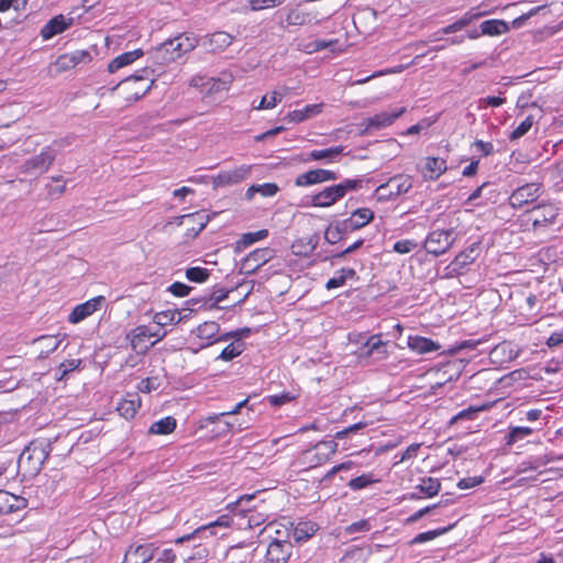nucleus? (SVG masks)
Instances as JSON below:
<instances>
[{"label": "nucleus", "mask_w": 563, "mask_h": 563, "mask_svg": "<svg viewBox=\"0 0 563 563\" xmlns=\"http://www.w3.org/2000/svg\"><path fill=\"white\" fill-rule=\"evenodd\" d=\"M363 186L362 179L346 178L339 184L323 187L321 190L306 197V206L330 208L342 200L347 192L356 191Z\"/></svg>", "instance_id": "1"}, {"label": "nucleus", "mask_w": 563, "mask_h": 563, "mask_svg": "<svg viewBox=\"0 0 563 563\" xmlns=\"http://www.w3.org/2000/svg\"><path fill=\"white\" fill-rule=\"evenodd\" d=\"M264 531L268 532L273 539L266 551L265 563H287L292 550L291 542L284 539L289 536L287 528L280 531L278 525L272 522L264 528Z\"/></svg>", "instance_id": "2"}, {"label": "nucleus", "mask_w": 563, "mask_h": 563, "mask_svg": "<svg viewBox=\"0 0 563 563\" xmlns=\"http://www.w3.org/2000/svg\"><path fill=\"white\" fill-rule=\"evenodd\" d=\"M154 85L153 71L145 68L135 75L123 79L117 88L128 102L137 101L145 96Z\"/></svg>", "instance_id": "3"}, {"label": "nucleus", "mask_w": 563, "mask_h": 563, "mask_svg": "<svg viewBox=\"0 0 563 563\" xmlns=\"http://www.w3.org/2000/svg\"><path fill=\"white\" fill-rule=\"evenodd\" d=\"M167 335L166 330L154 328L153 325L141 324L133 328L128 334L126 339L133 351L137 354H145L157 342L162 341Z\"/></svg>", "instance_id": "4"}, {"label": "nucleus", "mask_w": 563, "mask_h": 563, "mask_svg": "<svg viewBox=\"0 0 563 563\" xmlns=\"http://www.w3.org/2000/svg\"><path fill=\"white\" fill-rule=\"evenodd\" d=\"M48 457L47 446L41 442H32L20 454L18 466L27 476L40 473Z\"/></svg>", "instance_id": "5"}, {"label": "nucleus", "mask_w": 563, "mask_h": 563, "mask_svg": "<svg viewBox=\"0 0 563 563\" xmlns=\"http://www.w3.org/2000/svg\"><path fill=\"white\" fill-rule=\"evenodd\" d=\"M388 343L382 340L380 334L371 335L356 351V357L361 364L368 365L372 362L383 361L388 356Z\"/></svg>", "instance_id": "6"}, {"label": "nucleus", "mask_w": 563, "mask_h": 563, "mask_svg": "<svg viewBox=\"0 0 563 563\" xmlns=\"http://www.w3.org/2000/svg\"><path fill=\"white\" fill-rule=\"evenodd\" d=\"M412 187V178L409 175H397L376 189L377 200L386 201L407 194Z\"/></svg>", "instance_id": "7"}, {"label": "nucleus", "mask_w": 563, "mask_h": 563, "mask_svg": "<svg viewBox=\"0 0 563 563\" xmlns=\"http://www.w3.org/2000/svg\"><path fill=\"white\" fill-rule=\"evenodd\" d=\"M233 520L229 515H222L217 518V520L209 522L208 525L198 527L195 531L188 534H184L177 538L174 542L176 544H181L187 541H191L195 539H206L209 537H216L218 534L219 529H228L231 527Z\"/></svg>", "instance_id": "8"}, {"label": "nucleus", "mask_w": 563, "mask_h": 563, "mask_svg": "<svg viewBox=\"0 0 563 563\" xmlns=\"http://www.w3.org/2000/svg\"><path fill=\"white\" fill-rule=\"evenodd\" d=\"M454 243V230H434L430 232L423 243L429 254L439 256L444 254Z\"/></svg>", "instance_id": "9"}, {"label": "nucleus", "mask_w": 563, "mask_h": 563, "mask_svg": "<svg viewBox=\"0 0 563 563\" xmlns=\"http://www.w3.org/2000/svg\"><path fill=\"white\" fill-rule=\"evenodd\" d=\"M338 451V443L334 441H321L312 449L307 450L302 454V459L310 467L321 465L329 461Z\"/></svg>", "instance_id": "10"}, {"label": "nucleus", "mask_w": 563, "mask_h": 563, "mask_svg": "<svg viewBox=\"0 0 563 563\" xmlns=\"http://www.w3.org/2000/svg\"><path fill=\"white\" fill-rule=\"evenodd\" d=\"M55 152L51 147H45L40 154L26 159L21 172L25 174L45 173L55 161Z\"/></svg>", "instance_id": "11"}, {"label": "nucleus", "mask_w": 563, "mask_h": 563, "mask_svg": "<svg viewBox=\"0 0 563 563\" xmlns=\"http://www.w3.org/2000/svg\"><path fill=\"white\" fill-rule=\"evenodd\" d=\"M338 179V174L330 169L316 168L309 169L302 174H299L295 178V185L297 187H309L319 185L328 181H334Z\"/></svg>", "instance_id": "12"}, {"label": "nucleus", "mask_w": 563, "mask_h": 563, "mask_svg": "<svg viewBox=\"0 0 563 563\" xmlns=\"http://www.w3.org/2000/svg\"><path fill=\"white\" fill-rule=\"evenodd\" d=\"M541 195V185L530 183L517 188L509 197V205L512 208H522L523 206L536 201Z\"/></svg>", "instance_id": "13"}, {"label": "nucleus", "mask_w": 563, "mask_h": 563, "mask_svg": "<svg viewBox=\"0 0 563 563\" xmlns=\"http://www.w3.org/2000/svg\"><path fill=\"white\" fill-rule=\"evenodd\" d=\"M251 170L252 165H241L233 169L222 170L213 178V185L214 187H224L239 184L249 178Z\"/></svg>", "instance_id": "14"}, {"label": "nucleus", "mask_w": 563, "mask_h": 563, "mask_svg": "<svg viewBox=\"0 0 563 563\" xmlns=\"http://www.w3.org/2000/svg\"><path fill=\"white\" fill-rule=\"evenodd\" d=\"M73 16L57 14L43 25L40 34L44 41H48L68 30L70 26H73Z\"/></svg>", "instance_id": "15"}, {"label": "nucleus", "mask_w": 563, "mask_h": 563, "mask_svg": "<svg viewBox=\"0 0 563 563\" xmlns=\"http://www.w3.org/2000/svg\"><path fill=\"white\" fill-rule=\"evenodd\" d=\"M274 256L275 251L271 247L256 249L244 258L242 269L246 274H253Z\"/></svg>", "instance_id": "16"}, {"label": "nucleus", "mask_w": 563, "mask_h": 563, "mask_svg": "<svg viewBox=\"0 0 563 563\" xmlns=\"http://www.w3.org/2000/svg\"><path fill=\"white\" fill-rule=\"evenodd\" d=\"M104 301L106 298L103 296H97L84 303L77 305L68 316V321L73 324L81 322L98 311Z\"/></svg>", "instance_id": "17"}, {"label": "nucleus", "mask_w": 563, "mask_h": 563, "mask_svg": "<svg viewBox=\"0 0 563 563\" xmlns=\"http://www.w3.org/2000/svg\"><path fill=\"white\" fill-rule=\"evenodd\" d=\"M157 549L155 543L131 545L124 554L123 563H147L154 558Z\"/></svg>", "instance_id": "18"}, {"label": "nucleus", "mask_w": 563, "mask_h": 563, "mask_svg": "<svg viewBox=\"0 0 563 563\" xmlns=\"http://www.w3.org/2000/svg\"><path fill=\"white\" fill-rule=\"evenodd\" d=\"M406 112V108L401 107L391 111H383L369 117L364 122L365 131L379 130L391 125L399 117Z\"/></svg>", "instance_id": "19"}, {"label": "nucleus", "mask_w": 563, "mask_h": 563, "mask_svg": "<svg viewBox=\"0 0 563 563\" xmlns=\"http://www.w3.org/2000/svg\"><path fill=\"white\" fill-rule=\"evenodd\" d=\"M220 325L214 321H206L198 325L195 333L201 341L200 349L208 347L219 341H224L227 338L219 335Z\"/></svg>", "instance_id": "20"}, {"label": "nucleus", "mask_w": 563, "mask_h": 563, "mask_svg": "<svg viewBox=\"0 0 563 563\" xmlns=\"http://www.w3.org/2000/svg\"><path fill=\"white\" fill-rule=\"evenodd\" d=\"M374 219V211L369 208H358L354 210L347 219L343 220V225L350 232L362 229Z\"/></svg>", "instance_id": "21"}, {"label": "nucleus", "mask_w": 563, "mask_h": 563, "mask_svg": "<svg viewBox=\"0 0 563 563\" xmlns=\"http://www.w3.org/2000/svg\"><path fill=\"white\" fill-rule=\"evenodd\" d=\"M26 507V499L7 490H0V516L21 510Z\"/></svg>", "instance_id": "22"}, {"label": "nucleus", "mask_w": 563, "mask_h": 563, "mask_svg": "<svg viewBox=\"0 0 563 563\" xmlns=\"http://www.w3.org/2000/svg\"><path fill=\"white\" fill-rule=\"evenodd\" d=\"M233 42V36L227 32H216L205 37L202 45L210 52H221Z\"/></svg>", "instance_id": "23"}, {"label": "nucleus", "mask_w": 563, "mask_h": 563, "mask_svg": "<svg viewBox=\"0 0 563 563\" xmlns=\"http://www.w3.org/2000/svg\"><path fill=\"white\" fill-rule=\"evenodd\" d=\"M184 55L177 37L170 38L157 48V58L163 63L174 62Z\"/></svg>", "instance_id": "24"}, {"label": "nucleus", "mask_w": 563, "mask_h": 563, "mask_svg": "<svg viewBox=\"0 0 563 563\" xmlns=\"http://www.w3.org/2000/svg\"><path fill=\"white\" fill-rule=\"evenodd\" d=\"M446 162L440 157H427L422 168L424 179H438L446 170Z\"/></svg>", "instance_id": "25"}, {"label": "nucleus", "mask_w": 563, "mask_h": 563, "mask_svg": "<svg viewBox=\"0 0 563 563\" xmlns=\"http://www.w3.org/2000/svg\"><path fill=\"white\" fill-rule=\"evenodd\" d=\"M323 103L307 104L302 109L290 111L286 119L294 123H299L317 117L322 112Z\"/></svg>", "instance_id": "26"}, {"label": "nucleus", "mask_w": 563, "mask_h": 563, "mask_svg": "<svg viewBox=\"0 0 563 563\" xmlns=\"http://www.w3.org/2000/svg\"><path fill=\"white\" fill-rule=\"evenodd\" d=\"M342 152V146H333L324 150H313L307 154V157L303 159V162L318 161L327 164L333 163L338 161Z\"/></svg>", "instance_id": "27"}, {"label": "nucleus", "mask_w": 563, "mask_h": 563, "mask_svg": "<svg viewBox=\"0 0 563 563\" xmlns=\"http://www.w3.org/2000/svg\"><path fill=\"white\" fill-rule=\"evenodd\" d=\"M408 347L419 354H426L440 350V344L433 340L420 335H410L408 338Z\"/></svg>", "instance_id": "28"}, {"label": "nucleus", "mask_w": 563, "mask_h": 563, "mask_svg": "<svg viewBox=\"0 0 563 563\" xmlns=\"http://www.w3.org/2000/svg\"><path fill=\"white\" fill-rule=\"evenodd\" d=\"M63 338L59 335H41L33 341L38 346V357L46 358L51 353L56 351Z\"/></svg>", "instance_id": "29"}, {"label": "nucleus", "mask_w": 563, "mask_h": 563, "mask_svg": "<svg viewBox=\"0 0 563 563\" xmlns=\"http://www.w3.org/2000/svg\"><path fill=\"white\" fill-rule=\"evenodd\" d=\"M141 407V398L137 394H128L117 407L119 413L125 419L133 418Z\"/></svg>", "instance_id": "30"}, {"label": "nucleus", "mask_w": 563, "mask_h": 563, "mask_svg": "<svg viewBox=\"0 0 563 563\" xmlns=\"http://www.w3.org/2000/svg\"><path fill=\"white\" fill-rule=\"evenodd\" d=\"M184 317L181 316V312L178 309H167L159 312L154 313L153 316V322L155 325L154 328H161L162 330H165L164 328L172 324H177L181 322Z\"/></svg>", "instance_id": "31"}, {"label": "nucleus", "mask_w": 563, "mask_h": 563, "mask_svg": "<svg viewBox=\"0 0 563 563\" xmlns=\"http://www.w3.org/2000/svg\"><path fill=\"white\" fill-rule=\"evenodd\" d=\"M558 214V208L553 205L539 206L533 210V225L538 227L553 223Z\"/></svg>", "instance_id": "32"}, {"label": "nucleus", "mask_w": 563, "mask_h": 563, "mask_svg": "<svg viewBox=\"0 0 563 563\" xmlns=\"http://www.w3.org/2000/svg\"><path fill=\"white\" fill-rule=\"evenodd\" d=\"M143 54H144L143 51L137 48L134 51L125 52V53L117 56L108 65L109 73L113 74V73L118 71L119 69L133 64L135 60H137L140 57H142Z\"/></svg>", "instance_id": "33"}, {"label": "nucleus", "mask_w": 563, "mask_h": 563, "mask_svg": "<svg viewBox=\"0 0 563 563\" xmlns=\"http://www.w3.org/2000/svg\"><path fill=\"white\" fill-rule=\"evenodd\" d=\"M233 82V75L228 71H223L220 74L218 78H209L206 80L207 84V95L219 93L222 91H228Z\"/></svg>", "instance_id": "34"}, {"label": "nucleus", "mask_w": 563, "mask_h": 563, "mask_svg": "<svg viewBox=\"0 0 563 563\" xmlns=\"http://www.w3.org/2000/svg\"><path fill=\"white\" fill-rule=\"evenodd\" d=\"M478 254L479 245L477 243H473L455 256L453 261L454 269H463L471 265L477 258Z\"/></svg>", "instance_id": "35"}, {"label": "nucleus", "mask_w": 563, "mask_h": 563, "mask_svg": "<svg viewBox=\"0 0 563 563\" xmlns=\"http://www.w3.org/2000/svg\"><path fill=\"white\" fill-rule=\"evenodd\" d=\"M483 35L499 36L509 31V25L506 21L499 19L486 20L481 23Z\"/></svg>", "instance_id": "36"}, {"label": "nucleus", "mask_w": 563, "mask_h": 563, "mask_svg": "<svg viewBox=\"0 0 563 563\" xmlns=\"http://www.w3.org/2000/svg\"><path fill=\"white\" fill-rule=\"evenodd\" d=\"M313 19V15L298 7L292 8L288 11L286 16V22L288 25L301 26L305 24H309Z\"/></svg>", "instance_id": "37"}, {"label": "nucleus", "mask_w": 563, "mask_h": 563, "mask_svg": "<svg viewBox=\"0 0 563 563\" xmlns=\"http://www.w3.org/2000/svg\"><path fill=\"white\" fill-rule=\"evenodd\" d=\"M176 419L168 416L153 422L148 432L152 434L165 435L172 433L176 429Z\"/></svg>", "instance_id": "38"}, {"label": "nucleus", "mask_w": 563, "mask_h": 563, "mask_svg": "<svg viewBox=\"0 0 563 563\" xmlns=\"http://www.w3.org/2000/svg\"><path fill=\"white\" fill-rule=\"evenodd\" d=\"M440 488V481L433 477H424L416 486V489L422 495V497H433L438 495Z\"/></svg>", "instance_id": "39"}, {"label": "nucleus", "mask_w": 563, "mask_h": 563, "mask_svg": "<svg viewBox=\"0 0 563 563\" xmlns=\"http://www.w3.org/2000/svg\"><path fill=\"white\" fill-rule=\"evenodd\" d=\"M279 188L274 183H265L260 185H252L245 194V197L251 200L255 194H260L263 197H273L278 192Z\"/></svg>", "instance_id": "40"}, {"label": "nucleus", "mask_w": 563, "mask_h": 563, "mask_svg": "<svg viewBox=\"0 0 563 563\" xmlns=\"http://www.w3.org/2000/svg\"><path fill=\"white\" fill-rule=\"evenodd\" d=\"M318 530V527L312 521H301L298 522L297 526L294 528L292 536L296 541H306L310 537H312L316 531Z\"/></svg>", "instance_id": "41"}, {"label": "nucleus", "mask_w": 563, "mask_h": 563, "mask_svg": "<svg viewBox=\"0 0 563 563\" xmlns=\"http://www.w3.org/2000/svg\"><path fill=\"white\" fill-rule=\"evenodd\" d=\"M268 236V230L263 229L256 232H249L242 234L236 245L238 249H245L254 244L255 242L262 241Z\"/></svg>", "instance_id": "42"}, {"label": "nucleus", "mask_w": 563, "mask_h": 563, "mask_svg": "<svg viewBox=\"0 0 563 563\" xmlns=\"http://www.w3.org/2000/svg\"><path fill=\"white\" fill-rule=\"evenodd\" d=\"M350 232L343 225V220L340 222H336L334 224H330L325 232H324V239L330 244H335L339 242L343 234Z\"/></svg>", "instance_id": "43"}, {"label": "nucleus", "mask_w": 563, "mask_h": 563, "mask_svg": "<svg viewBox=\"0 0 563 563\" xmlns=\"http://www.w3.org/2000/svg\"><path fill=\"white\" fill-rule=\"evenodd\" d=\"M532 432L533 429L530 427H510L506 437V444L514 445L515 443L529 437Z\"/></svg>", "instance_id": "44"}, {"label": "nucleus", "mask_w": 563, "mask_h": 563, "mask_svg": "<svg viewBox=\"0 0 563 563\" xmlns=\"http://www.w3.org/2000/svg\"><path fill=\"white\" fill-rule=\"evenodd\" d=\"M354 275H355V271L354 269H352V268H342L341 271H339L336 273V275L334 277L330 278L327 282L325 287H327L328 290L336 289V288L343 286L345 280L347 278H352Z\"/></svg>", "instance_id": "45"}, {"label": "nucleus", "mask_w": 563, "mask_h": 563, "mask_svg": "<svg viewBox=\"0 0 563 563\" xmlns=\"http://www.w3.org/2000/svg\"><path fill=\"white\" fill-rule=\"evenodd\" d=\"M378 482H379V479L375 478L372 473H366V474H362L357 477L350 479L347 485L352 490H361V489L366 488L367 486H369L374 483H378Z\"/></svg>", "instance_id": "46"}, {"label": "nucleus", "mask_w": 563, "mask_h": 563, "mask_svg": "<svg viewBox=\"0 0 563 563\" xmlns=\"http://www.w3.org/2000/svg\"><path fill=\"white\" fill-rule=\"evenodd\" d=\"M286 91L287 88H285L284 92L273 91L271 96H264L258 106L254 107V109L262 110L275 108L277 103L282 101L283 97L286 95Z\"/></svg>", "instance_id": "47"}, {"label": "nucleus", "mask_w": 563, "mask_h": 563, "mask_svg": "<svg viewBox=\"0 0 563 563\" xmlns=\"http://www.w3.org/2000/svg\"><path fill=\"white\" fill-rule=\"evenodd\" d=\"M243 351H244V343L241 342V341L234 342V343H231V344L227 345L222 350V352L219 355V358L222 360V361H231L234 357H236L240 354H242Z\"/></svg>", "instance_id": "48"}, {"label": "nucleus", "mask_w": 563, "mask_h": 563, "mask_svg": "<svg viewBox=\"0 0 563 563\" xmlns=\"http://www.w3.org/2000/svg\"><path fill=\"white\" fill-rule=\"evenodd\" d=\"M485 409H486L485 406H481V407H473V406H471V407H468V408H466L464 410L459 411L455 416H453L451 418L450 423L452 424V423H455V422H457L460 420H474L476 418L477 413L479 411L485 410Z\"/></svg>", "instance_id": "49"}, {"label": "nucleus", "mask_w": 563, "mask_h": 563, "mask_svg": "<svg viewBox=\"0 0 563 563\" xmlns=\"http://www.w3.org/2000/svg\"><path fill=\"white\" fill-rule=\"evenodd\" d=\"M448 531H449V528H440V529H435V530L421 532V533L417 534L411 540V544H420V543L429 542V541L434 540L435 538L444 534Z\"/></svg>", "instance_id": "50"}, {"label": "nucleus", "mask_w": 563, "mask_h": 563, "mask_svg": "<svg viewBox=\"0 0 563 563\" xmlns=\"http://www.w3.org/2000/svg\"><path fill=\"white\" fill-rule=\"evenodd\" d=\"M418 247V242L412 239H404L394 243L393 251L405 255L415 251Z\"/></svg>", "instance_id": "51"}, {"label": "nucleus", "mask_w": 563, "mask_h": 563, "mask_svg": "<svg viewBox=\"0 0 563 563\" xmlns=\"http://www.w3.org/2000/svg\"><path fill=\"white\" fill-rule=\"evenodd\" d=\"M176 37L180 44V51H183L184 54L191 52L199 42L196 35L188 33L179 34Z\"/></svg>", "instance_id": "52"}, {"label": "nucleus", "mask_w": 563, "mask_h": 563, "mask_svg": "<svg viewBox=\"0 0 563 563\" xmlns=\"http://www.w3.org/2000/svg\"><path fill=\"white\" fill-rule=\"evenodd\" d=\"M186 277L194 283H205L209 277V271L203 267H190L186 271Z\"/></svg>", "instance_id": "53"}, {"label": "nucleus", "mask_w": 563, "mask_h": 563, "mask_svg": "<svg viewBox=\"0 0 563 563\" xmlns=\"http://www.w3.org/2000/svg\"><path fill=\"white\" fill-rule=\"evenodd\" d=\"M533 117L532 115H529L510 134V140L511 141H516V140H519L520 137H522L525 134H527L529 132V130L532 128L533 125Z\"/></svg>", "instance_id": "54"}, {"label": "nucleus", "mask_w": 563, "mask_h": 563, "mask_svg": "<svg viewBox=\"0 0 563 563\" xmlns=\"http://www.w3.org/2000/svg\"><path fill=\"white\" fill-rule=\"evenodd\" d=\"M402 69H404L402 66H397V67H394V68H387V69L378 70V71H375V73H373L372 75H369L367 77H361V79L355 80L352 85H363V84H366L369 80H372L374 78H377V77H380V76L401 73Z\"/></svg>", "instance_id": "55"}, {"label": "nucleus", "mask_w": 563, "mask_h": 563, "mask_svg": "<svg viewBox=\"0 0 563 563\" xmlns=\"http://www.w3.org/2000/svg\"><path fill=\"white\" fill-rule=\"evenodd\" d=\"M545 464L547 461H544L542 457H532L529 459L528 461H523L522 463H520L517 473L523 474L528 471H536L537 468Z\"/></svg>", "instance_id": "56"}, {"label": "nucleus", "mask_w": 563, "mask_h": 563, "mask_svg": "<svg viewBox=\"0 0 563 563\" xmlns=\"http://www.w3.org/2000/svg\"><path fill=\"white\" fill-rule=\"evenodd\" d=\"M420 446H421L420 443H413V444L409 445L404 453L396 454L395 455L396 461H395L394 465H398L408 460L415 459L418 454V450L420 449Z\"/></svg>", "instance_id": "57"}, {"label": "nucleus", "mask_w": 563, "mask_h": 563, "mask_svg": "<svg viewBox=\"0 0 563 563\" xmlns=\"http://www.w3.org/2000/svg\"><path fill=\"white\" fill-rule=\"evenodd\" d=\"M52 68L56 74H59L73 69L74 66L69 56L67 54H63L55 60Z\"/></svg>", "instance_id": "58"}, {"label": "nucleus", "mask_w": 563, "mask_h": 563, "mask_svg": "<svg viewBox=\"0 0 563 563\" xmlns=\"http://www.w3.org/2000/svg\"><path fill=\"white\" fill-rule=\"evenodd\" d=\"M81 364V360L78 358H71L66 360L58 366V372L60 373V376L58 379H63L68 373L77 369Z\"/></svg>", "instance_id": "59"}, {"label": "nucleus", "mask_w": 563, "mask_h": 563, "mask_svg": "<svg viewBox=\"0 0 563 563\" xmlns=\"http://www.w3.org/2000/svg\"><path fill=\"white\" fill-rule=\"evenodd\" d=\"M285 0H250L252 11H260L282 4Z\"/></svg>", "instance_id": "60"}, {"label": "nucleus", "mask_w": 563, "mask_h": 563, "mask_svg": "<svg viewBox=\"0 0 563 563\" xmlns=\"http://www.w3.org/2000/svg\"><path fill=\"white\" fill-rule=\"evenodd\" d=\"M159 387L158 378L147 377L139 383V390L142 393H151Z\"/></svg>", "instance_id": "61"}, {"label": "nucleus", "mask_w": 563, "mask_h": 563, "mask_svg": "<svg viewBox=\"0 0 563 563\" xmlns=\"http://www.w3.org/2000/svg\"><path fill=\"white\" fill-rule=\"evenodd\" d=\"M372 528V525L368 519H362L360 521L353 522L350 526L346 527L347 533H355V532H366L369 531Z\"/></svg>", "instance_id": "62"}, {"label": "nucleus", "mask_w": 563, "mask_h": 563, "mask_svg": "<svg viewBox=\"0 0 563 563\" xmlns=\"http://www.w3.org/2000/svg\"><path fill=\"white\" fill-rule=\"evenodd\" d=\"M484 482L482 476H473L461 478L457 483V487L460 489H468L481 485Z\"/></svg>", "instance_id": "63"}, {"label": "nucleus", "mask_w": 563, "mask_h": 563, "mask_svg": "<svg viewBox=\"0 0 563 563\" xmlns=\"http://www.w3.org/2000/svg\"><path fill=\"white\" fill-rule=\"evenodd\" d=\"M177 555L173 549H164L158 553L155 563H175Z\"/></svg>", "instance_id": "64"}]
</instances>
